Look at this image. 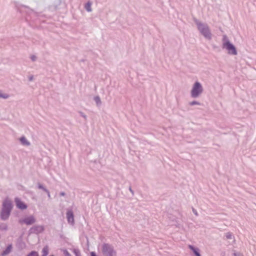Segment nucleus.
<instances>
[{
    "instance_id": "1",
    "label": "nucleus",
    "mask_w": 256,
    "mask_h": 256,
    "mask_svg": "<svg viewBox=\"0 0 256 256\" xmlns=\"http://www.w3.org/2000/svg\"><path fill=\"white\" fill-rule=\"evenodd\" d=\"M14 206L12 202L8 197H6L2 202L0 212V218L2 220H8L10 215Z\"/></svg>"
},
{
    "instance_id": "2",
    "label": "nucleus",
    "mask_w": 256,
    "mask_h": 256,
    "mask_svg": "<svg viewBox=\"0 0 256 256\" xmlns=\"http://www.w3.org/2000/svg\"><path fill=\"white\" fill-rule=\"evenodd\" d=\"M194 21L197 26V28L200 32L206 39L210 40L212 39V34L209 28L208 25L200 22L198 19L194 18Z\"/></svg>"
},
{
    "instance_id": "3",
    "label": "nucleus",
    "mask_w": 256,
    "mask_h": 256,
    "mask_svg": "<svg viewBox=\"0 0 256 256\" xmlns=\"http://www.w3.org/2000/svg\"><path fill=\"white\" fill-rule=\"evenodd\" d=\"M222 48L227 50L230 54L236 55L237 50L235 46L230 42L226 35H224L222 38Z\"/></svg>"
},
{
    "instance_id": "4",
    "label": "nucleus",
    "mask_w": 256,
    "mask_h": 256,
    "mask_svg": "<svg viewBox=\"0 0 256 256\" xmlns=\"http://www.w3.org/2000/svg\"><path fill=\"white\" fill-rule=\"evenodd\" d=\"M102 251L104 256H116V252L111 244L104 243L102 246Z\"/></svg>"
},
{
    "instance_id": "5",
    "label": "nucleus",
    "mask_w": 256,
    "mask_h": 256,
    "mask_svg": "<svg viewBox=\"0 0 256 256\" xmlns=\"http://www.w3.org/2000/svg\"><path fill=\"white\" fill-rule=\"evenodd\" d=\"M203 88L202 84L198 82H196L192 88L190 96L192 98H198L202 92Z\"/></svg>"
},
{
    "instance_id": "6",
    "label": "nucleus",
    "mask_w": 256,
    "mask_h": 256,
    "mask_svg": "<svg viewBox=\"0 0 256 256\" xmlns=\"http://www.w3.org/2000/svg\"><path fill=\"white\" fill-rule=\"evenodd\" d=\"M36 222V220L35 218L32 215L26 216L24 218L19 220L20 224H24L27 226L32 225L35 223Z\"/></svg>"
},
{
    "instance_id": "7",
    "label": "nucleus",
    "mask_w": 256,
    "mask_h": 256,
    "mask_svg": "<svg viewBox=\"0 0 256 256\" xmlns=\"http://www.w3.org/2000/svg\"><path fill=\"white\" fill-rule=\"evenodd\" d=\"M14 202L16 203V206L20 210H24L28 208L27 204L18 198H15Z\"/></svg>"
},
{
    "instance_id": "8",
    "label": "nucleus",
    "mask_w": 256,
    "mask_h": 256,
    "mask_svg": "<svg viewBox=\"0 0 256 256\" xmlns=\"http://www.w3.org/2000/svg\"><path fill=\"white\" fill-rule=\"evenodd\" d=\"M44 230L43 226H34L30 228L28 230L29 234H38L42 232Z\"/></svg>"
},
{
    "instance_id": "9",
    "label": "nucleus",
    "mask_w": 256,
    "mask_h": 256,
    "mask_svg": "<svg viewBox=\"0 0 256 256\" xmlns=\"http://www.w3.org/2000/svg\"><path fill=\"white\" fill-rule=\"evenodd\" d=\"M68 222L70 224L74 225V214L72 210L69 209L66 212Z\"/></svg>"
},
{
    "instance_id": "10",
    "label": "nucleus",
    "mask_w": 256,
    "mask_h": 256,
    "mask_svg": "<svg viewBox=\"0 0 256 256\" xmlns=\"http://www.w3.org/2000/svg\"><path fill=\"white\" fill-rule=\"evenodd\" d=\"M12 244H9L6 248L1 253L2 256H6L8 255L12 252Z\"/></svg>"
},
{
    "instance_id": "11",
    "label": "nucleus",
    "mask_w": 256,
    "mask_h": 256,
    "mask_svg": "<svg viewBox=\"0 0 256 256\" xmlns=\"http://www.w3.org/2000/svg\"><path fill=\"white\" fill-rule=\"evenodd\" d=\"M18 10L20 12L22 13L24 12V10H26V12H32V10H30L28 6H26L20 4L19 6H17Z\"/></svg>"
},
{
    "instance_id": "12",
    "label": "nucleus",
    "mask_w": 256,
    "mask_h": 256,
    "mask_svg": "<svg viewBox=\"0 0 256 256\" xmlns=\"http://www.w3.org/2000/svg\"><path fill=\"white\" fill-rule=\"evenodd\" d=\"M188 248L193 252L195 256H201L198 248L192 245H188Z\"/></svg>"
},
{
    "instance_id": "13",
    "label": "nucleus",
    "mask_w": 256,
    "mask_h": 256,
    "mask_svg": "<svg viewBox=\"0 0 256 256\" xmlns=\"http://www.w3.org/2000/svg\"><path fill=\"white\" fill-rule=\"evenodd\" d=\"M16 247L19 250H22L26 248V244L24 242L22 241V240L21 238H18L17 240L16 244Z\"/></svg>"
},
{
    "instance_id": "14",
    "label": "nucleus",
    "mask_w": 256,
    "mask_h": 256,
    "mask_svg": "<svg viewBox=\"0 0 256 256\" xmlns=\"http://www.w3.org/2000/svg\"><path fill=\"white\" fill-rule=\"evenodd\" d=\"M20 141L23 146H29L30 144L24 136H22L20 138Z\"/></svg>"
},
{
    "instance_id": "15",
    "label": "nucleus",
    "mask_w": 256,
    "mask_h": 256,
    "mask_svg": "<svg viewBox=\"0 0 256 256\" xmlns=\"http://www.w3.org/2000/svg\"><path fill=\"white\" fill-rule=\"evenodd\" d=\"M48 254V247L46 246L42 250V256H46Z\"/></svg>"
},
{
    "instance_id": "16",
    "label": "nucleus",
    "mask_w": 256,
    "mask_h": 256,
    "mask_svg": "<svg viewBox=\"0 0 256 256\" xmlns=\"http://www.w3.org/2000/svg\"><path fill=\"white\" fill-rule=\"evenodd\" d=\"M94 100L96 102L97 106H100L102 104V102L100 98V97L98 96H96L94 97Z\"/></svg>"
},
{
    "instance_id": "17",
    "label": "nucleus",
    "mask_w": 256,
    "mask_h": 256,
    "mask_svg": "<svg viewBox=\"0 0 256 256\" xmlns=\"http://www.w3.org/2000/svg\"><path fill=\"white\" fill-rule=\"evenodd\" d=\"M91 4H91V3L90 2H88L85 4L84 8L88 12H90L92 11Z\"/></svg>"
},
{
    "instance_id": "18",
    "label": "nucleus",
    "mask_w": 256,
    "mask_h": 256,
    "mask_svg": "<svg viewBox=\"0 0 256 256\" xmlns=\"http://www.w3.org/2000/svg\"><path fill=\"white\" fill-rule=\"evenodd\" d=\"M26 256H39V255L37 252L33 250L29 252Z\"/></svg>"
},
{
    "instance_id": "19",
    "label": "nucleus",
    "mask_w": 256,
    "mask_h": 256,
    "mask_svg": "<svg viewBox=\"0 0 256 256\" xmlns=\"http://www.w3.org/2000/svg\"><path fill=\"white\" fill-rule=\"evenodd\" d=\"M0 230H8V226L6 224H0Z\"/></svg>"
},
{
    "instance_id": "20",
    "label": "nucleus",
    "mask_w": 256,
    "mask_h": 256,
    "mask_svg": "<svg viewBox=\"0 0 256 256\" xmlns=\"http://www.w3.org/2000/svg\"><path fill=\"white\" fill-rule=\"evenodd\" d=\"M226 237L228 240H231L234 238V236L232 232H228L226 234Z\"/></svg>"
},
{
    "instance_id": "21",
    "label": "nucleus",
    "mask_w": 256,
    "mask_h": 256,
    "mask_svg": "<svg viewBox=\"0 0 256 256\" xmlns=\"http://www.w3.org/2000/svg\"><path fill=\"white\" fill-rule=\"evenodd\" d=\"M72 252L76 256H81L80 250L78 249L74 248Z\"/></svg>"
},
{
    "instance_id": "22",
    "label": "nucleus",
    "mask_w": 256,
    "mask_h": 256,
    "mask_svg": "<svg viewBox=\"0 0 256 256\" xmlns=\"http://www.w3.org/2000/svg\"><path fill=\"white\" fill-rule=\"evenodd\" d=\"M38 188L39 189L43 190L44 192L47 191L48 190L42 184L40 183L38 184Z\"/></svg>"
},
{
    "instance_id": "23",
    "label": "nucleus",
    "mask_w": 256,
    "mask_h": 256,
    "mask_svg": "<svg viewBox=\"0 0 256 256\" xmlns=\"http://www.w3.org/2000/svg\"><path fill=\"white\" fill-rule=\"evenodd\" d=\"M189 104L191 106H193L194 105H200V103L196 100H193L189 103Z\"/></svg>"
},
{
    "instance_id": "24",
    "label": "nucleus",
    "mask_w": 256,
    "mask_h": 256,
    "mask_svg": "<svg viewBox=\"0 0 256 256\" xmlns=\"http://www.w3.org/2000/svg\"><path fill=\"white\" fill-rule=\"evenodd\" d=\"M79 114L82 117L84 118L85 120H86L87 116L84 112H79Z\"/></svg>"
},
{
    "instance_id": "25",
    "label": "nucleus",
    "mask_w": 256,
    "mask_h": 256,
    "mask_svg": "<svg viewBox=\"0 0 256 256\" xmlns=\"http://www.w3.org/2000/svg\"><path fill=\"white\" fill-rule=\"evenodd\" d=\"M64 254L66 256H71V254H70V252L66 250H64Z\"/></svg>"
},
{
    "instance_id": "26",
    "label": "nucleus",
    "mask_w": 256,
    "mask_h": 256,
    "mask_svg": "<svg viewBox=\"0 0 256 256\" xmlns=\"http://www.w3.org/2000/svg\"><path fill=\"white\" fill-rule=\"evenodd\" d=\"M36 58H36V56L35 55H32L30 56V59H31V60H32V62H35L36 60Z\"/></svg>"
},
{
    "instance_id": "27",
    "label": "nucleus",
    "mask_w": 256,
    "mask_h": 256,
    "mask_svg": "<svg viewBox=\"0 0 256 256\" xmlns=\"http://www.w3.org/2000/svg\"><path fill=\"white\" fill-rule=\"evenodd\" d=\"M28 80L31 82L34 80V76L33 75H30L28 76Z\"/></svg>"
},
{
    "instance_id": "28",
    "label": "nucleus",
    "mask_w": 256,
    "mask_h": 256,
    "mask_svg": "<svg viewBox=\"0 0 256 256\" xmlns=\"http://www.w3.org/2000/svg\"><path fill=\"white\" fill-rule=\"evenodd\" d=\"M234 256H244L242 254H240V253H236V252H234Z\"/></svg>"
},
{
    "instance_id": "29",
    "label": "nucleus",
    "mask_w": 256,
    "mask_h": 256,
    "mask_svg": "<svg viewBox=\"0 0 256 256\" xmlns=\"http://www.w3.org/2000/svg\"><path fill=\"white\" fill-rule=\"evenodd\" d=\"M128 189H129V190H130V192L132 193V196H134V190H132V187H131L130 186L129 187V188H128Z\"/></svg>"
},
{
    "instance_id": "30",
    "label": "nucleus",
    "mask_w": 256,
    "mask_h": 256,
    "mask_svg": "<svg viewBox=\"0 0 256 256\" xmlns=\"http://www.w3.org/2000/svg\"><path fill=\"white\" fill-rule=\"evenodd\" d=\"M90 256H98L94 252H92L90 253Z\"/></svg>"
},
{
    "instance_id": "31",
    "label": "nucleus",
    "mask_w": 256,
    "mask_h": 256,
    "mask_svg": "<svg viewBox=\"0 0 256 256\" xmlns=\"http://www.w3.org/2000/svg\"><path fill=\"white\" fill-rule=\"evenodd\" d=\"M192 212H194V214L196 215V216H198V212L196 210H195L194 208H192Z\"/></svg>"
},
{
    "instance_id": "32",
    "label": "nucleus",
    "mask_w": 256,
    "mask_h": 256,
    "mask_svg": "<svg viewBox=\"0 0 256 256\" xmlns=\"http://www.w3.org/2000/svg\"><path fill=\"white\" fill-rule=\"evenodd\" d=\"M45 192L47 194L48 197L49 198H50V192L49 190H47V191H46Z\"/></svg>"
},
{
    "instance_id": "33",
    "label": "nucleus",
    "mask_w": 256,
    "mask_h": 256,
    "mask_svg": "<svg viewBox=\"0 0 256 256\" xmlns=\"http://www.w3.org/2000/svg\"><path fill=\"white\" fill-rule=\"evenodd\" d=\"M60 196H64L66 195V193L64 192H61L60 193Z\"/></svg>"
},
{
    "instance_id": "34",
    "label": "nucleus",
    "mask_w": 256,
    "mask_h": 256,
    "mask_svg": "<svg viewBox=\"0 0 256 256\" xmlns=\"http://www.w3.org/2000/svg\"><path fill=\"white\" fill-rule=\"evenodd\" d=\"M50 256H54L52 254V255H50Z\"/></svg>"
}]
</instances>
